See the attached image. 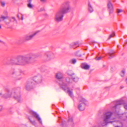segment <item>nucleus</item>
<instances>
[{
  "label": "nucleus",
  "mask_w": 127,
  "mask_h": 127,
  "mask_svg": "<svg viewBox=\"0 0 127 127\" xmlns=\"http://www.w3.org/2000/svg\"><path fill=\"white\" fill-rule=\"evenodd\" d=\"M60 86L62 88V89L65 91L67 90H68L67 92L68 93L69 95L72 98L74 97V95L73 94L72 92L70 90L69 88L68 87L66 84L65 83H59Z\"/></svg>",
  "instance_id": "7"
},
{
  "label": "nucleus",
  "mask_w": 127,
  "mask_h": 127,
  "mask_svg": "<svg viewBox=\"0 0 127 127\" xmlns=\"http://www.w3.org/2000/svg\"><path fill=\"white\" fill-rule=\"evenodd\" d=\"M80 101L81 102V103H84L86 104V102L87 101L84 98H82Z\"/></svg>",
  "instance_id": "29"
},
{
  "label": "nucleus",
  "mask_w": 127,
  "mask_h": 127,
  "mask_svg": "<svg viewBox=\"0 0 127 127\" xmlns=\"http://www.w3.org/2000/svg\"><path fill=\"white\" fill-rule=\"evenodd\" d=\"M68 122L70 123V124L72 126L74 124L73 119L72 117H69L68 120Z\"/></svg>",
  "instance_id": "23"
},
{
  "label": "nucleus",
  "mask_w": 127,
  "mask_h": 127,
  "mask_svg": "<svg viewBox=\"0 0 127 127\" xmlns=\"http://www.w3.org/2000/svg\"><path fill=\"white\" fill-rule=\"evenodd\" d=\"M126 81L127 82V78L126 79Z\"/></svg>",
  "instance_id": "45"
},
{
  "label": "nucleus",
  "mask_w": 127,
  "mask_h": 127,
  "mask_svg": "<svg viewBox=\"0 0 127 127\" xmlns=\"http://www.w3.org/2000/svg\"><path fill=\"white\" fill-rule=\"evenodd\" d=\"M124 107L125 109H127V105H124Z\"/></svg>",
  "instance_id": "39"
},
{
  "label": "nucleus",
  "mask_w": 127,
  "mask_h": 127,
  "mask_svg": "<svg viewBox=\"0 0 127 127\" xmlns=\"http://www.w3.org/2000/svg\"><path fill=\"white\" fill-rule=\"evenodd\" d=\"M124 103V101L122 100L114 101L112 103L114 105L112 106V109L113 110H114V111L116 113L119 112L120 107V105Z\"/></svg>",
  "instance_id": "6"
},
{
  "label": "nucleus",
  "mask_w": 127,
  "mask_h": 127,
  "mask_svg": "<svg viewBox=\"0 0 127 127\" xmlns=\"http://www.w3.org/2000/svg\"><path fill=\"white\" fill-rule=\"evenodd\" d=\"M56 78L58 79L60 82H58L59 84V83H64L62 81V79L63 78V75L62 73L60 72H58L56 74Z\"/></svg>",
  "instance_id": "14"
},
{
  "label": "nucleus",
  "mask_w": 127,
  "mask_h": 127,
  "mask_svg": "<svg viewBox=\"0 0 127 127\" xmlns=\"http://www.w3.org/2000/svg\"><path fill=\"white\" fill-rule=\"evenodd\" d=\"M45 57L46 58V60L48 61L54 58L53 54L52 53L49 52H47L45 54Z\"/></svg>",
  "instance_id": "13"
},
{
  "label": "nucleus",
  "mask_w": 127,
  "mask_h": 127,
  "mask_svg": "<svg viewBox=\"0 0 127 127\" xmlns=\"http://www.w3.org/2000/svg\"><path fill=\"white\" fill-rule=\"evenodd\" d=\"M9 21L8 22H6V21H5V22L6 24L7 25L9 24L10 23V22H11V20L10 19H9Z\"/></svg>",
  "instance_id": "36"
},
{
  "label": "nucleus",
  "mask_w": 127,
  "mask_h": 127,
  "mask_svg": "<svg viewBox=\"0 0 127 127\" xmlns=\"http://www.w3.org/2000/svg\"><path fill=\"white\" fill-rule=\"evenodd\" d=\"M18 89L19 90L18 91L16 89H14L12 90L11 92H8L7 93L3 95V97L6 98L12 96L18 102H20V101L21 96L20 94V89Z\"/></svg>",
  "instance_id": "3"
},
{
  "label": "nucleus",
  "mask_w": 127,
  "mask_h": 127,
  "mask_svg": "<svg viewBox=\"0 0 127 127\" xmlns=\"http://www.w3.org/2000/svg\"><path fill=\"white\" fill-rule=\"evenodd\" d=\"M114 52H109L108 53V55L109 56L108 58L109 59H111L115 57V55L114 54Z\"/></svg>",
  "instance_id": "17"
},
{
  "label": "nucleus",
  "mask_w": 127,
  "mask_h": 127,
  "mask_svg": "<svg viewBox=\"0 0 127 127\" xmlns=\"http://www.w3.org/2000/svg\"><path fill=\"white\" fill-rule=\"evenodd\" d=\"M71 9L70 2L69 1L64 2L62 4L60 8L56 12L54 18L55 21L59 22L63 19L64 14L70 11Z\"/></svg>",
  "instance_id": "2"
},
{
  "label": "nucleus",
  "mask_w": 127,
  "mask_h": 127,
  "mask_svg": "<svg viewBox=\"0 0 127 127\" xmlns=\"http://www.w3.org/2000/svg\"><path fill=\"white\" fill-rule=\"evenodd\" d=\"M115 127H121L119 126H116Z\"/></svg>",
  "instance_id": "46"
},
{
  "label": "nucleus",
  "mask_w": 127,
  "mask_h": 127,
  "mask_svg": "<svg viewBox=\"0 0 127 127\" xmlns=\"http://www.w3.org/2000/svg\"><path fill=\"white\" fill-rule=\"evenodd\" d=\"M70 46L73 48H75L74 46L78 47L79 46L78 43L77 42H76L72 43L70 44Z\"/></svg>",
  "instance_id": "18"
},
{
  "label": "nucleus",
  "mask_w": 127,
  "mask_h": 127,
  "mask_svg": "<svg viewBox=\"0 0 127 127\" xmlns=\"http://www.w3.org/2000/svg\"><path fill=\"white\" fill-rule=\"evenodd\" d=\"M115 35V33L114 32H113V33L111 34H110L109 36V38H108V39H110L112 37H113Z\"/></svg>",
  "instance_id": "32"
},
{
  "label": "nucleus",
  "mask_w": 127,
  "mask_h": 127,
  "mask_svg": "<svg viewBox=\"0 0 127 127\" xmlns=\"http://www.w3.org/2000/svg\"><path fill=\"white\" fill-rule=\"evenodd\" d=\"M40 0L41 2H43L45 1L46 0Z\"/></svg>",
  "instance_id": "40"
},
{
  "label": "nucleus",
  "mask_w": 127,
  "mask_h": 127,
  "mask_svg": "<svg viewBox=\"0 0 127 127\" xmlns=\"http://www.w3.org/2000/svg\"><path fill=\"white\" fill-rule=\"evenodd\" d=\"M76 62V61L75 59H72L70 61V63L72 64H75Z\"/></svg>",
  "instance_id": "27"
},
{
  "label": "nucleus",
  "mask_w": 127,
  "mask_h": 127,
  "mask_svg": "<svg viewBox=\"0 0 127 127\" xmlns=\"http://www.w3.org/2000/svg\"><path fill=\"white\" fill-rule=\"evenodd\" d=\"M88 8L89 11L90 13H91L93 11V8L90 2H89L88 4Z\"/></svg>",
  "instance_id": "19"
},
{
  "label": "nucleus",
  "mask_w": 127,
  "mask_h": 127,
  "mask_svg": "<svg viewBox=\"0 0 127 127\" xmlns=\"http://www.w3.org/2000/svg\"><path fill=\"white\" fill-rule=\"evenodd\" d=\"M3 109L2 106L0 105V112L1 111L3 110Z\"/></svg>",
  "instance_id": "37"
},
{
  "label": "nucleus",
  "mask_w": 127,
  "mask_h": 127,
  "mask_svg": "<svg viewBox=\"0 0 127 127\" xmlns=\"http://www.w3.org/2000/svg\"><path fill=\"white\" fill-rule=\"evenodd\" d=\"M62 122V125L63 127H66V123L65 121L64 120H61Z\"/></svg>",
  "instance_id": "28"
},
{
  "label": "nucleus",
  "mask_w": 127,
  "mask_h": 127,
  "mask_svg": "<svg viewBox=\"0 0 127 127\" xmlns=\"http://www.w3.org/2000/svg\"><path fill=\"white\" fill-rule=\"evenodd\" d=\"M68 74L69 75L71 76L72 77L73 75H74V73L72 71L69 70H68L67 72Z\"/></svg>",
  "instance_id": "25"
},
{
  "label": "nucleus",
  "mask_w": 127,
  "mask_h": 127,
  "mask_svg": "<svg viewBox=\"0 0 127 127\" xmlns=\"http://www.w3.org/2000/svg\"><path fill=\"white\" fill-rule=\"evenodd\" d=\"M71 78L72 81L75 83L78 82L79 80V78L75 74L71 77Z\"/></svg>",
  "instance_id": "16"
},
{
  "label": "nucleus",
  "mask_w": 127,
  "mask_h": 127,
  "mask_svg": "<svg viewBox=\"0 0 127 127\" xmlns=\"http://www.w3.org/2000/svg\"><path fill=\"white\" fill-rule=\"evenodd\" d=\"M126 117L127 118V116H126Z\"/></svg>",
  "instance_id": "53"
},
{
  "label": "nucleus",
  "mask_w": 127,
  "mask_h": 127,
  "mask_svg": "<svg viewBox=\"0 0 127 127\" xmlns=\"http://www.w3.org/2000/svg\"><path fill=\"white\" fill-rule=\"evenodd\" d=\"M17 16L19 19H20V17H19V16L18 15H17Z\"/></svg>",
  "instance_id": "42"
},
{
  "label": "nucleus",
  "mask_w": 127,
  "mask_h": 127,
  "mask_svg": "<svg viewBox=\"0 0 127 127\" xmlns=\"http://www.w3.org/2000/svg\"><path fill=\"white\" fill-rule=\"evenodd\" d=\"M32 0H28L27 1L28 3H31Z\"/></svg>",
  "instance_id": "38"
},
{
  "label": "nucleus",
  "mask_w": 127,
  "mask_h": 127,
  "mask_svg": "<svg viewBox=\"0 0 127 127\" xmlns=\"http://www.w3.org/2000/svg\"><path fill=\"white\" fill-rule=\"evenodd\" d=\"M5 12V13L6 15H7V12L6 11Z\"/></svg>",
  "instance_id": "44"
},
{
  "label": "nucleus",
  "mask_w": 127,
  "mask_h": 127,
  "mask_svg": "<svg viewBox=\"0 0 127 127\" xmlns=\"http://www.w3.org/2000/svg\"><path fill=\"white\" fill-rule=\"evenodd\" d=\"M85 104H80L78 106V108L80 111H83L85 109Z\"/></svg>",
  "instance_id": "15"
},
{
  "label": "nucleus",
  "mask_w": 127,
  "mask_h": 127,
  "mask_svg": "<svg viewBox=\"0 0 127 127\" xmlns=\"http://www.w3.org/2000/svg\"><path fill=\"white\" fill-rule=\"evenodd\" d=\"M11 18L13 20L12 21L13 22H15L16 23H17V21L14 17H12Z\"/></svg>",
  "instance_id": "33"
},
{
  "label": "nucleus",
  "mask_w": 127,
  "mask_h": 127,
  "mask_svg": "<svg viewBox=\"0 0 127 127\" xmlns=\"http://www.w3.org/2000/svg\"><path fill=\"white\" fill-rule=\"evenodd\" d=\"M36 83L38 84L41 83L42 81V77L40 75H38L33 77L32 79Z\"/></svg>",
  "instance_id": "9"
},
{
  "label": "nucleus",
  "mask_w": 127,
  "mask_h": 127,
  "mask_svg": "<svg viewBox=\"0 0 127 127\" xmlns=\"http://www.w3.org/2000/svg\"><path fill=\"white\" fill-rule=\"evenodd\" d=\"M125 73V69H123L121 71L120 74V75L122 77L124 76Z\"/></svg>",
  "instance_id": "24"
},
{
  "label": "nucleus",
  "mask_w": 127,
  "mask_h": 127,
  "mask_svg": "<svg viewBox=\"0 0 127 127\" xmlns=\"http://www.w3.org/2000/svg\"><path fill=\"white\" fill-rule=\"evenodd\" d=\"M36 57L33 53H30L24 55H19L15 58L8 60L5 64L12 65L24 66L32 63L34 59Z\"/></svg>",
  "instance_id": "1"
},
{
  "label": "nucleus",
  "mask_w": 127,
  "mask_h": 127,
  "mask_svg": "<svg viewBox=\"0 0 127 127\" xmlns=\"http://www.w3.org/2000/svg\"><path fill=\"white\" fill-rule=\"evenodd\" d=\"M21 15H22V16H21V20H23V15H22V14H21Z\"/></svg>",
  "instance_id": "43"
},
{
  "label": "nucleus",
  "mask_w": 127,
  "mask_h": 127,
  "mask_svg": "<svg viewBox=\"0 0 127 127\" xmlns=\"http://www.w3.org/2000/svg\"><path fill=\"white\" fill-rule=\"evenodd\" d=\"M27 6L30 8H32L34 6L31 3H28L27 4Z\"/></svg>",
  "instance_id": "30"
},
{
  "label": "nucleus",
  "mask_w": 127,
  "mask_h": 127,
  "mask_svg": "<svg viewBox=\"0 0 127 127\" xmlns=\"http://www.w3.org/2000/svg\"><path fill=\"white\" fill-rule=\"evenodd\" d=\"M104 57H102V56H100L98 58H97V57H96V60H100L102 58H103Z\"/></svg>",
  "instance_id": "35"
},
{
  "label": "nucleus",
  "mask_w": 127,
  "mask_h": 127,
  "mask_svg": "<svg viewBox=\"0 0 127 127\" xmlns=\"http://www.w3.org/2000/svg\"><path fill=\"white\" fill-rule=\"evenodd\" d=\"M2 95V94L1 93H0V95Z\"/></svg>",
  "instance_id": "48"
},
{
  "label": "nucleus",
  "mask_w": 127,
  "mask_h": 127,
  "mask_svg": "<svg viewBox=\"0 0 127 127\" xmlns=\"http://www.w3.org/2000/svg\"><path fill=\"white\" fill-rule=\"evenodd\" d=\"M107 7L109 13H112L113 12L114 8L113 4L111 3V0H108L107 3Z\"/></svg>",
  "instance_id": "11"
},
{
  "label": "nucleus",
  "mask_w": 127,
  "mask_h": 127,
  "mask_svg": "<svg viewBox=\"0 0 127 127\" xmlns=\"http://www.w3.org/2000/svg\"><path fill=\"white\" fill-rule=\"evenodd\" d=\"M0 3L1 6L2 7H4L5 5V3L4 1H0Z\"/></svg>",
  "instance_id": "34"
},
{
  "label": "nucleus",
  "mask_w": 127,
  "mask_h": 127,
  "mask_svg": "<svg viewBox=\"0 0 127 127\" xmlns=\"http://www.w3.org/2000/svg\"><path fill=\"white\" fill-rule=\"evenodd\" d=\"M37 32H36L33 34L30 35H26L23 37V41L25 42L31 39L36 34Z\"/></svg>",
  "instance_id": "12"
},
{
  "label": "nucleus",
  "mask_w": 127,
  "mask_h": 127,
  "mask_svg": "<svg viewBox=\"0 0 127 127\" xmlns=\"http://www.w3.org/2000/svg\"><path fill=\"white\" fill-rule=\"evenodd\" d=\"M66 82L68 83V84H72L73 82L72 81V79H71L69 77H67L66 79Z\"/></svg>",
  "instance_id": "20"
},
{
  "label": "nucleus",
  "mask_w": 127,
  "mask_h": 127,
  "mask_svg": "<svg viewBox=\"0 0 127 127\" xmlns=\"http://www.w3.org/2000/svg\"><path fill=\"white\" fill-rule=\"evenodd\" d=\"M34 82L31 80L27 81L25 85V89L27 91H29L33 89L34 87Z\"/></svg>",
  "instance_id": "8"
},
{
  "label": "nucleus",
  "mask_w": 127,
  "mask_h": 127,
  "mask_svg": "<svg viewBox=\"0 0 127 127\" xmlns=\"http://www.w3.org/2000/svg\"><path fill=\"white\" fill-rule=\"evenodd\" d=\"M30 113L33 117L37 119L40 123L42 124L41 119L39 117V115L36 112L32 110H30Z\"/></svg>",
  "instance_id": "10"
},
{
  "label": "nucleus",
  "mask_w": 127,
  "mask_h": 127,
  "mask_svg": "<svg viewBox=\"0 0 127 127\" xmlns=\"http://www.w3.org/2000/svg\"><path fill=\"white\" fill-rule=\"evenodd\" d=\"M0 43L4 44V43L2 41H1V40H0Z\"/></svg>",
  "instance_id": "41"
},
{
  "label": "nucleus",
  "mask_w": 127,
  "mask_h": 127,
  "mask_svg": "<svg viewBox=\"0 0 127 127\" xmlns=\"http://www.w3.org/2000/svg\"><path fill=\"white\" fill-rule=\"evenodd\" d=\"M123 11V10L122 9H117V12L118 13H120L122 12Z\"/></svg>",
  "instance_id": "31"
},
{
  "label": "nucleus",
  "mask_w": 127,
  "mask_h": 127,
  "mask_svg": "<svg viewBox=\"0 0 127 127\" xmlns=\"http://www.w3.org/2000/svg\"><path fill=\"white\" fill-rule=\"evenodd\" d=\"M8 18V16H5L3 15H1L0 17V22L2 21H4L6 19H7Z\"/></svg>",
  "instance_id": "22"
},
{
  "label": "nucleus",
  "mask_w": 127,
  "mask_h": 127,
  "mask_svg": "<svg viewBox=\"0 0 127 127\" xmlns=\"http://www.w3.org/2000/svg\"><path fill=\"white\" fill-rule=\"evenodd\" d=\"M112 1H113V2H114V0H113Z\"/></svg>",
  "instance_id": "51"
},
{
  "label": "nucleus",
  "mask_w": 127,
  "mask_h": 127,
  "mask_svg": "<svg viewBox=\"0 0 127 127\" xmlns=\"http://www.w3.org/2000/svg\"><path fill=\"white\" fill-rule=\"evenodd\" d=\"M118 47H119V46H118Z\"/></svg>",
  "instance_id": "52"
},
{
  "label": "nucleus",
  "mask_w": 127,
  "mask_h": 127,
  "mask_svg": "<svg viewBox=\"0 0 127 127\" xmlns=\"http://www.w3.org/2000/svg\"><path fill=\"white\" fill-rule=\"evenodd\" d=\"M12 113V112H11V113Z\"/></svg>",
  "instance_id": "50"
},
{
  "label": "nucleus",
  "mask_w": 127,
  "mask_h": 127,
  "mask_svg": "<svg viewBox=\"0 0 127 127\" xmlns=\"http://www.w3.org/2000/svg\"><path fill=\"white\" fill-rule=\"evenodd\" d=\"M105 65H104L103 66V67H105Z\"/></svg>",
  "instance_id": "49"
},
{
  "label": "nucleus",
  "mask_w": 127,
  "mask_h": 127,
  "mask_svg": "<svg viewBox=\"0 0 127 127\" xmlns=\"http://www.w3.org/2000/svg\"><path fill=\"white\" fill-rule=\"evenodd\" d=\"M81 66L82 68L85 69H88L90 68V66L88 64H82Z\"/></svg>",
  "instance_id": "21"
},
{
  "label": "nucleus",
  "mask_w": 127,
  "mask_h": 127,
  "mask_svg": "<svg viewBox=\"0 0 127 127\" xmlns=\"http://www.w3.org/2000/svg\"><path fill=\"white\" fill-rule=\"evenodd\" d=\"M1 25H0V29H1Z\"/></svg>",
  "instance_id": "47"
},
{
  "label": "nucleus",
  "mask_w": 127,
  "mask_h": 127,
  "mask_svg": "<svg viewBox=\"0 0 127 127\" xmlns=\"http://www.w3.org/2000/svg\"><path fill=\"white\" fill-rule=\"evenodd\" d=\"M29 119L30 123L33 125H35L36 124V122L34 120H32V119L30 118H29Z\"/></svg>",
  "instance_id": "26"
},
{
  "label": "nucleus",
  "mask_w": 127,
  "mask_h": 127,
  "mask_svg": "<svg viewBox=\"0 0 127 127\" xmlns=\"http://www.w3.org/2000/svg\"><path fill=\"white\" fill-rule=\"evenodd\" d=\"M112 114L113 113L110 112H107L104 114L103 121L100 123L102 126H104L108 123L113 122L111 121L112 120L111 117Z\"/></svg>",
  "instance_id": "4"
},
{
  "label": "nucleus",
  "mask_w": 127,
  "mask_h": 127,
  "mask_svg": "<svg viewBox=\"0 0 127 127\" xmlns=\"http://www.w3.org/2000/svg\"><path fill=\"white\" fill-rule=\"evenodd\" d=\"M11 74L12 76L14 78H16L17 80H20L22 78V77H18L20 76L22 74H24L23 72L20 69H12L11 71Z\"/></svg>",
  "instance_id": "5"
}]
</instances>
